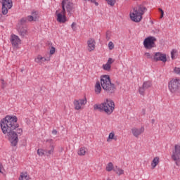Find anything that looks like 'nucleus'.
<instances>
[{"label": "nucleus", "mask_w": 180, "mask_h": 180, "mask_svg": "<svg viewBox=\"0 0 180 180\" xmlns=\"http://www.w3.org/2000/svg\"><path fill=\"white\" fill-rule=\"evenodd\" d=\"M1 129L4 134L6 135L8 140L13 147H16L19 141V136L22 134L23 129L19 127L18 117L8 115L0 122Z\"/></svg>", "instance_id": "f257e3e1"}, {"label": "nucleus", "mask_w": 180, "mask_h": 180, "mask_svg": "<svg viewBox=\"0 0 180 180\" xmlns=\"http://www.w3.org/2000/svg\"><path fill=\"white\" fill-rule=\"evenodd\" d=\"M62 10H57L55 13L56 19L58 23H65L68 22V16H72L75 12V4L70 0H62Z\"/></svg>", "instance_id": "f03ea898"}, {"label": "nucleus", "mask_w": 180, "mask_h": 180, "mask_svg": "<svg viewBox=\"0 0 180 180\" xmlns=\"http://www.w3.org/2000/svg\"><path fill=\"white\" fill-rule=\"evenodd\" d=\"M147 8L144 6L140 5L133 7L129 11V18L132 22L140 23L143 20V15L146 13Z\"/></svg>", "instance_id": "7ed1b4c3"}, {"label": "nucleus", "mask_w": 180, "mask_h": 180, "mask_svg": "<svg viewBox=\"0 0 180 180\" xmlns=\"http://www.w3.org/2000/svg\"><path fill=\"white\" fill-rule=\"evenodd\" d=\"M94 109L102 110L107 115H112L115 110V102L110 98H107L101 104L96 105Z\"/></svg>", "instance_id": "20e7f679"}, {"label": "nucleus", "mask_w": 180, "mask_h": 180, "mask_svg": "<svg viewBox=\"0 0 180 180\" xmlns=\"http://www.w3.org/2000/svg\"><path fill=\"white\" fill-rule=\"evenodd\" d=\"M101 84L103 89L106 91L108 94H115L116 86L110 81V77L108 75H104L101 77Z\"/></svg>", "instance_id": "39448f33"}, {"label": "nucleus", "mask_w": 180, "mask_h": 180, "mask_svg": "<svg viewBox=\"0 0 180 180\" xmlns=\"http://www.w3.org/2000/svg\"><path fill=\"white\" fill-rule=\"evenodd\" d=\"M101 84L103 89L106 91L108 94H115L116 86L110 81V77L108 75H104L101 77Z\"/></svg>", "instance_id": "423d86ee"}, {"label": "nucleus", "mask_w": 180, "mask_h": 180, "mask_svg": "<svg viewBox=\"0 0 180 180\" xmlns=\"http://www.w3.org/2000/svg\"><path fill=\"white\" fill-rule=\"evenodd\" d=\"M88 103L86 97L80 99H75L73 101V106L75 110H82L85 109V105Z\"/></svg>", "instance_id": "0eeeda50"}, {"label": "nucleus", "mask_w": 180, "mask_h": 180, "mask_svg": "<svg viewBox=\"0 0 180 180\" xmlns=\"http://www.w3.org/2000/svg\"><path fill=\"white\" fill-rule=\"evenodd\" d=\"M172 159L174 161L176 165H180V143L174 146V150L172 154Z\"/></svg>", "instance_id": "6e6552de"}, {"label": "nucleus", "mask_w": 180, "mask_h": 180, "mask_svg": "<svg viewBox=\"0 0 180 180\" xmlns=\"http://www.w3.org/2000/svg\"><path fill=\"white\" fill-rule=\"evenodd\" d=\"M155 41H157V39H155V37H147L143 41V46L145 49H147L148 50H151V49H154V47H155Z\"/></svg>", "instance_id": "1a4fd4ad"}, {"label": "nucleus", "mask_w": 180, "mask_h": 180, "mask_svg": "<svg viewBox=\"0 0 180 180\" xmlns=\"http://www.w3.org/2000/svg\"><path fill=\"white\" fill-rule=\"evenodd\" d=\"M0 4H2V13L4 15L8 14V9H11L13 6L12 0H0Z\"/></svg>", "instance_id": "9d476101"}, {"label": "nucleus", "mask_w": 180, "mask_h": 180, "mask_svg": "<svg viewBox=\"0 0 180 180\" xmlns=\"http://www.w3.org/2000/svg\"><path fill=\"white\" fill-rule=\"evenodd\" d=\"M131 133L134 137L139 139L143 133H144V127H134L131 129Z\"/></svg>", "instance_id": "9b49d317"}, {"label": "nucleus", "mask_w": 180, "mask_h": 180, "mask_svg": "<svg viewBox=\"0 0 180 180\" xmlns=\"http://www.w3.org/2000/svg\"><path fill=\"white\" fill-rule=\"evenodd\" d=\"M153 60L154 61H162V63H167V54L161 52H156L153 55Z\"/></svg>", "instance_id": "f8f14e48"}, {"label": "nucleus", "mask_w": 180, "mask_h": 180, "mask_svg": "<svg viewBox=\"0 0 180 180\" xmlns=\"http://www.w3.org/2000/svg\"><path fill=\"white\" fill-rule=\"evenodd\" d=\"M87 44V50L89 53H92V51H95V49L96 47V41H95V39L90 38L87 40L86 42Z\"/></svg>", "instance_id": "ddd939ff"}, {"label": "nucleus", "mask_w": 180, "mask_h": 180, "mask_svg": "<svg viewBox=\"0 0 180 180\" xmlns=\"http://www.w3.org/2000/svg\"><path fill=\"white\" fill-rule=\"evenodd\" d=\"M10 41L13 46V47H18L19 44H20L22 40H20V38L16 34H11L10 38Z\"/></svg>", "instance_id": "4468645a"}, {"label": "nucleus", "mask_w": 180, "mask_h": 180, "mask_svg": "<svg viewBox=\"0 0 180 180\" xmlns=\"http://www.w3.org/2000/svg\"><path fill=\"white\" fill-rule=\"evenodd\" d=\"M51 58L50 57H44L41 56V55H38L35 57L34 61L37 64H39V65H43L44 64L45 61H50Z\"/></svg>", "instance_id": "2eb2a0df"}, {"label": "nucleus", "mask_w": 180, "mask_h": 180, "mask_svg": "<svg viewBox=\"0 0 180 180\" xmlns=\"http://www.w3.org/2000/svg\"><path fill=\"white\" fill-rule=\"evenodd\" d=\"M115 63V60L112 58H109L107 63L103 65V70L104 71H110L112 69V65Z\"/></svg>", "instance_id": "dca6fc26"}, {"label": "nucleus", "mask_w": 180, "mask_h": 180, "mask_svg": "<svg viewBox=\"0 0 180 180\" xmlns=\"http://www.w3.org/2000/svg\"><path fill=\"white\" fill-rule=\"evenodd\" d=\"M117 141V136L115 131H111L109 133L108 136L107 137L106 141L107 143H112V141Z\"/></svg>", "instance_id": "f3484780"}, {"label": "nucleus", "mask_w": 180, "mask_h": 180, "mask_svg": "<svg viewBox=\"0 0 180 180\" xmlns=\"http://www.w3.org/2000/svg\"><path fill=\"white\" fill-rule=\"evenodd\" d=\"M18 32L19 34L21 35L22 37H25V36H27L28 34L27 27H23L22 25L18 27Z\"/></svg>", "instance_id": "a211bd4d"}, {"label": "nucleus", "mask_w": 180, "mask_h": 180, "mask_svg": "<svg viewBox=\"0 0 180 180\" xmlns=\"http://www.w3.org/2000/svg\"><path fill=\"white\" fill-rule=\"evenodd\" d=\"M88 154V148L86 147H81L77 150V155H79V157H84Z\"/></svg>", "instance_id": "6ab92c4d"}, {"label": "nucleus", "mask_w": 180, "mask_h": 180, "mask_svg": "<svg viewBox=\"0 0 180 180\" xmlns=\"http://www.w3.org/2000/svg\"><path fill=\"white\" fill-rule=\"evenodd\" d=\"M56 146L54 144H51L49 146V149L46 151V157H50V155H53L54 154V149Z\"/></svg>", "instance_id": "aec40b11"}, {"label": "nucleus", "mask_w": 180, "mask_h": 180, "mask_svg": "<svg viewBox=\"0 0 180 180\" xmlns=\"http://www.w3.org/2000/svg\"><path fill=\"white\" fill-rule=\"evenodd\" d=\"M160 164V158L155 157L153 158V160L151 162V169H155V167Z\"/></svg>", "instance_id": "412c9836"}, {"label": "nucleus", "mask_w": 180, "mask_h": 180, "mask_svg": "<svg viewBox=\"0 0 180 180\" xmlns=\"http://www.w3.org/2000/svg\"><path fill=\"white\" fill-rule=\"evenodd\" d=\"M114 172H115L118 176H120V175H124V170L120 167H118L117 166H115Z\"/></svg>", "instance_id": "4be33fe9"}, {"label": "nucleus", "mask_w": 180, "mask_h": 180, "mask_svg": "<svg viewBox=\"0 0 180 180\" xmlns=\"http://www.w3.org/2000/svg\"><path fill=\"white\" fill-rule=\"evenodd\" d=\"M105 170L107 171V172L115 171V165H113V163H112V162H110L106 165Z\"/></svg>", "instance_id": "5701e85b"}, {"label": "nucleus", "mask_w": 180, "mask_h": 180, "mask_svg": "<svg viewBox=\"0 0 180 180\" xmlns=\"http://www.w3.org/2000/svg\"><path fill=\"white\" fill-rule=\"evenodd\" d=\"M102 91V87H101V83L99 82H97L95 85V93L96 95H99Z\"/></svg>", "instance_id": "b1692460"}, {"label": "nucleus", "mask_w": 180, "mask_h": 180, "mask_svg": "<svg viewBox=\"0 0 180 180\" xmlns=\"http://www.w3.org/2000/svg\"><path fill=\"white\" fill-rule=\"evenodd\" d=\"M142 86L146 89H148V88H151V86H153V83L151 81H146L143 83Z\"/></svg>", "instance_id": "393cba45"}, {"label": "nucleus", "mask_w": 180, "mask_h": 180, "mask_svg": "<svg viewBox=\"0 0 180 180\" xmlns=\"http://www.w3.org/2000/svg\"><path fill=\"white\" fill-rule=\"evenodd\" d=\"M29 179V176H27V173L26 172H21L19 180H27Z\"/></svg>", "instance_id": "a878e982"}, {"label": "nucleus", "mask_w": 180, "mask_h": 180, "mask_svg": "<svg viewBox=\"0 0 180 180\" xmlns=\"http://www.w3.org/2000/svg\"><path fill=\"white\" fill-rule=\"evenodd\" d=\"M31 15H32V18L37 20L39 19V12L37 11H33L31 14Z\"/></svg>", "instance_id": "bb28decb"}, {"label": "nucleus", "mask_w": 180, "mask_h": 180, "mask_svg": "<svg viewBox=\"0 0 180 180\" xmlns=\"http://www.w3.org/2000/svg\"><path fill=\"white\" fill-rule=\"evenodd\" d=\"M176 50L175 49H173L171 52V58H172V60H175V58H176Z\"/></svg>", "instance_id": "cd10ccee"}, {"label": "nucleus", "mask_w": 180, "mask_h": 180, "mask_svg": "<svg viewBox=\"0 0 180 180\" xmlns=\"http://www.w3.org/2000/svg\"><path fill=\"white\" fill-rule=\"evenodd\" d=\"M173 72L176 74V75H180V68L175 67L173 69Z\"/></svg>", "instance_id": "c85d7f7f"}, {"label": "nucleus", "mask_w": 180, "mask_h": 180, "mask_svg": "<svg viewBox=\"0 0 180 180\" xmlns=\"http://www.w3.org/2000/svg\"><path fill=\"white\" fill-rule=\"evenodd\" d=\"M107 1V4L108 5H110V6H114L115 4H116V0H105Z\"/></svg>", "instance_id": "c756f323"}, {"label": "nucleus", "mask_w": 180, "mask_h": 180, "mask_svg": "<svg viewBox=\"0 0 180 180\" xmlns=\"http://www.w3.org/2000/svg\"><path fill=\"white\" fill-rule=\"evenodd\" d=\"M27 22V18H22L20 20L19 24L20 25V26H22V25L26 23Z\"/></svg>", "instance_id": "7c9ffc66"}, {"label": "nucleus", "mask_w": 180, "mask_h": 180, "mask_svg": "<svg viewBox=\"0 0 180 180\" xmlns=\"http://www.w3.org/2000/svg\"><path fill=\"white\" fill-rule=\"evenodd\" d=\"M110 37H112V32L107 31L106 32V37H105L106 40L109 41L110 39Z\"/></svg>", "instance_id": "2f4dec72"}, {"label": "nucleus", "mask_w": 180, "mask_h": 180, "mask_svg": "<svg viewBox=\"0 0 180 180\" xmlns=\"http://www.w3.org/2000/svg\"><path fill=\"white\" fill-rule=\"evenodd\" d=\"M37 154H38V155H39V157H43V155H44V149H38Z\"/></svg>", "instance_id": "473e14b6"}, {"label": "nucleus", "mask_w": 180, "mask_h": 180, "mask_svg": "<svg viewBox=\"0 0 180 180\" xmlns=\"http://www.w3.org/2000/svg\"><path fill=\"white\" fill-rule=\"evenodd\" d=\"M108 49L109 50H113V49H115V44H113V42L110 41L108 43Z\"/></svg>", "instance_id": "72a5a7b5"}, {"label": "nucleus", "mask_w": 180, "mask_h": 180, "mask_svg": "<svg viewBox=\"0 0 180 180\" xmlns=\"http://www.w3.org/2000/svg\"><path fill=\"white\" fill-rule=\"evenodd\" d=\"M27 20H28V22H33L34 21H36V20H34V18H33V15H28L27 17Z\"/></svg>", "instance_id": "f704fd0d"}, {"label": "nucleus", "mask_w": 180, "mask_h": 180, "mask_svg": "<svg viewBox=\"0 0 180 180\" xmlns=\"http://www.w3.org/2000/svg\"><path fill=\"white\" fill-rule=\"evenodd\" d=\"M71 27H72L73 32H76L77 31V22H72L71 25Z\"/></svg>", "instance_id": "c9c22d12"}, {"label": "nucleus", "mask_w": 180, "mask_h": 180, "mask_svg": "<svg viewBox=\"0 0 180 180\" xmlns=\"http://www.w3.org/2000/svg\"><path fill=\"white\" fill-rule=\"evenodd\" d=\"M49 53L51 56H53L56 53V48L54 46L51 47Z\"/></svg>", "instance_id": "e433bc0d"}, {"label": "nucleus", "mask_w": 180, "mask_h": 180, "mask_svg": "<svg viewBox=\"0 0 180 180\" xmlns=\"http://www.w3.org/2000/svg\"><path fill=\"white\" fill-rule=\"evenodd\" d=\"M146 91V89L142 86V87L139 88V94L140 95H144V92Z\"/></svg>", "instance_id": "4c0bfd02"}, {"label": "nucleus", "mask_w": 180, "mask_h": 180, "mask_svg": "<svg viewBox=\"0 0 180 180\" xmlns=\"http://www.w3.org/2000/svg\"><path fill=\"white\" fill-rule=\"evenodd\" d=\"M145 57H146V58H149V59L153 58V56H151V53H150L148 52L145 53Z\"/></svg>", "instance_id": "58836bf2"}, {"label": "nucleus", "mask_w": 180, "mask_h": 180, "mask_svg": "<svg viewBox=\"0 0 180 180\" xmlns=\"http://www.w3.org/2000/svg\"><path fill=\"white\" fill-rule=\"evenodd\" d=\"M84 1H88L89 2H91V4H95L96 6H98V5H99V4L96 2V0H84Z\"/></svg>", "instance_id": "ea45409f"}, {"label": "nucleus", "mask_w": 180, "mask_h": 180, "mask_svg": "<svg viewBox=\"0 0 180 180\" xmlns=\"http://www.w3.org/2000/svg\"><path fill=\"white\" fill-rule=\"evenodd\" d=\"M159 12H160L161 13L160 18H164V11L161 8H159Z\"/></svg>", "instance_id": "a19ab883"}, {"label": "nucleus", "mask_w": 180, "mask_h": 180, "mask_svg": "<svg viewBox=\"0 0 180 180\" xmlns=\"http://www.w3.org/2000/svg\"><path fill=\"white\" fill-rule=\"evenodd\" d=\"M52 134H53L54 136H57V131L56 129H53L52 131Z\"/></svg>", "instance_id": "79ce46f5"}, {"label": "nucleus", "mask_w": 180, "mask_h": 180, "mask_svg": "<svg viewBox=\"0 0 180 180\" xmlns=\"http://www.w3.org/2000/svg\"><path fill=\"white\" fill-rule=\"evenodd\" d=\"M151 123H152L153 124H154L155 123V119H152V120H151Z\"/></svg>", "instance_id": "37998d69"}, {"label": "nucleus", "mask_w": 180, "mask_h": 180, "mask_svg": "<svg viewBox=\"0 0 180 180\" xmlns=\"http://www.w3.org/2000/svg\"><path fill=\"white\" fill-rule=\"evenodd\" d=\"M0 172H2V165H0Z\"/></svg>", "instance_id": "c03bdc74"}, {"label": "nucleus", "mask_w": 180, "mask_h": 180, "mask_svg": "<svg viewBox=\"0 0 180 180\" xmlns=\"http://www.w3.org/2000/svg\"><path fill=\"white\" fill-rule=\"evenodd\" d=\"M107 180H110V179H108Z\"/></svg>", "instance_id": "a18cd8bd"}]
</instances>
